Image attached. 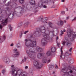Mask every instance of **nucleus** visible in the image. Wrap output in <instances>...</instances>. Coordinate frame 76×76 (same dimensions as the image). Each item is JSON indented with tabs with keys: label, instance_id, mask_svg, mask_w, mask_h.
Wrapping results in <instances>:
<instances>
[{
	"label": "nucleus",
	"instance_id": "obj_1",
	"mask_svg": "<svg viewBox=\"0 0 76 76\" xmlns=\"http://www.w3.org/2000/svg\"><path fill=\"white\" fill-rule=\"evenodd\" d=\"M45 26H44L41 27V28H38L37 29V30L34 32L33 34V35L34 37H40V36L41 35V33H42L43 35V36L44 38H45L47 40H49L50 39V33L51 32L52 33L53 35H54V31H48V33H45Z\"/></svg>",
	"mask_w": 76,
	"mask_h": 76
},
{
	"label": "nucleus",
	"instance_id": "obj_2",
	"mask_svg": "<svg viewBox=\"0 0 76 76\" xmlns=\"http://www.w3.org/2000/svg\"><path fill=\"white\" fill-rule=\"evenodd\" d=\"M12 69L10 71L12 76H26V74L25 72H22V69H19L16 67H14L13 65L11 66Z\"/></svg>",
	"mask_w": 76,
	"mask_h": 76
},
{
	"label": "nucleus",
	"instance_id": "obj_3",
	"mask_svg": "<svg viewBox=\"0 0 76 76\" xmlns=\"http://www.w3.org/2000/svg\"><path fill=\"white\" fill-rule=\"evenodd\" d=\"M42 51V49L39 47H37L36 48L34 49L33 48H31L29 50V51L26 50V53L28 54V56L30 58H34V54H35L37 52L39 53L41 52Z\"/></svg>",
	"mask_w": 76,
	"mask_h": 76
},
{
	"label": "nucleus",
	"instance_id": "obj_4",
	"mask_svg": "<svg viewBox=\"0 0 76 76\" xmlns=\"http://www.w3.org/2000/svg\"><path fill=\"white\" fill-rule=\"evenodd\" d=\"M25 41L26 42L25 45L28 47V48L36 47V44H37L36 41L29 40L27 39H26Z\"/></svg>",
	"mask_w": 76,
	"mask_h": 76
},
{
	"label": "nucleus",
	"instance_id": "obj_5",
	"mask_svg": "<svg viewBox=\"0 0 76 76\" xmlns=\"http://www.w3.org/2000/svg\"><path fill=\"white\" fill-rule=\"evenodd\" d=\"M34 58L33 59L34 61H33V66L34 67H35L36 69H40L42 66V64H41L39 63L37 61L35 60L36 58H35V56H34Z\"/></svg>",
	"mask_w": 76,
	"mask_h": 76
},
{
	"label": "nucleus",
	"instance_id": "obj_6",
	"mask_svg": "<svg viewBox=\"0 0 76 76\" xmlns=\"http://www.w3.org/2000/svg\"><path fill=\"white\" fill-rule=\"evenodd\" d=\"M40 1L39 2L38 4L39 7H42L43 5V3H45L46 4L48 3V0H40Z\"/></svg>",
	"mask_w": 76,
	"mask_h": 76
},
{
	"label": "nucleus",
	"instance_id": "obj_7",
	"mask_svg": "<svg viewBox=\"0 0 76 76\" xmlns=\"http://www.w3.org/2000/svg\"><path fill=\"white\" fill-rule=\"evenodd\" d=\"M66 46L68 48H69V47H70L71 46L70 43V42H67V41L66 42L62 41V44H63L64 46H65V44H66Z\"/></svg>",
	"mask_w": 76,
	"mask_h": 76
},
{
	"label": "nucleus",
	"instance_id": "obj_8",
	"mask_svg": "<svg viewBox=\"0 0 76 76\" xmlns=\"http://www.w3.org/2000/svg\"><path fill=\"white\" fill-rule=\"evenodd\" d=\"M3 61L7 64H9L10 62V60L8 57L4 58L3 59Z\"/></svg>",
	"mask_w": 76,
	"mask_h": 76
},
{
	"label": "nucleus",
	"instance_id": "obj_9",
	"mask_svg": "<svg viewBox=\"0 0 76 76\" xmlns=\"http://www.w3.org/2000/svg\"><path fill=\"white\" fill-rule=\"evenodd\" d=\"M71 67L70 66H69L67 67H65L63 68L61 70V72L63 73H65L64 71H67L68 70H71Z\"/></svg>",
	"mask_w": 76,
	"mask_h": 76
},
{
	"label": "nucleus",
	"instance_id": "obj_10",
	"mask_svg": "<svg viewBox=\"0 0 76 76\" xmlns=\"http://www.w3.org/2000/svg\"><path fill=\"white\" fill-rule=\"evenodd\" d=\"M42 44L43 46H45L47 44V42L48 41L45 39L43 38L41 40Z\"/></svg>",
	"mask_w": 76,
	"mask_h": 76
},
{
	"label": "nucleus",
	"instance_id": "obj_11",
	"mask_svg": "<svg viewBox=\"0 0 76 76\" xmlns=\"http://www.w3.org/2000/svg\"><path fill=\"white\" fill-rule=\"evenodd\" d=\"M66 33L68 37H71V35H72V33H71V30H70V29L68 28L67 29Z\"/></svg>",
	"mask_w": 76,
	"mask_h": 76
},
{
	"label": "nucleus",
	"instance_id": "obj_12",
	"mask_svg": "<svg viewBox=\"0 0 76 76\" xmlns=\"http://www.w3.org/2000/svg\"><path fill=\"white\" fill-rule=\"evenodd\" d=\"M63 47H61V55H60V58H64V55H63V50H62V49H63L62 48Z\"/></svg>",
	"mask_w": 76,
	"mask_h": 76
},
{
	"label": "nucleus",
	"instance_id": "obj_13",
	"mask_svg": "<svg viewBox=\"0 0 76 76\" xmlns=\"http://www.w3.org/2000/svg\"><path fill=\"white\" fill-rule=\"evenodd\" d=\"M45 54V53H43V54L41 53H39L37 55V58H38L39 59H41L42 58L41 57L43 56V54Z\"/></svg>",
	"mask_w": 76,
	"mask_h": 76
},
{
	"label": "nucleus",
	"instance_id": "obj_14",
	"mask_svg": "<svg viewBox=\"0 0 76 76\" xmlns=\"http://www.w3.org/2000/svg\"><path fill=\"white\" fill-rule=\"evenodd\" d=\"M46 55L47 56H52L53 55V54L51 53V52L50 51H48L46 52Z\"/></svg>",
	"mask_w": 76,
	"mask_h": 76
},
{
	"label": "nucleus",
	"instance_id": "obj_15",
	"mask_svg": "<svg viewBox=\"0 0 76 76\" xmlns=\"http://www.w3.org/2000/svg\"><path fill=\"white\" fill-rule=\"evenodd\" d=\"M9 13H10V15H11V14H12V17H13V15H16V11H15L14 12H13V11H12L10 10V11H9Z\"/></svg>",
	"mask_w": 76,
	"mask_h": 76
},
{
	"label": "nucleus",
	"instance_id": "obj_16",
	"mask_svg": "<svg viewBox=\"0 0 76 76\" xmlns=\"http://www.w3.org/2000/svg\"><path fill=\"white\" fill-rule=\"evenodd\" d=\"M8 20V18H7L5 20H3L2 21V23L4 25H5L7 23V21Z\"/></svg>",
	"mask_w": 76,
	"mask_h": 76
},
{
	"label": "nucleus",
	"instance_id": "obj_17",
	"mask_svg": "<svg viewBox=\"0 0 76 76\" xmlns=\"http://www.w3.org/2000/svg\"><path fill=\"white\" fill-rule=\"evenodd\" d=\"M6 39V36L5 35H4L3 36V38L1 39L0 38V42H2L3 41H4V40Z\"/></svg>",
	"mask_w": 76,
	"mask_h": 76
},
{
	"label": "nucleus",
	"instance_id": "obj_18",
	"mask_svg": "<svg viewBox=\"0 0 76 76\" xmlns=\"http://www.w3.org/2000/svg\"><path fill=\"white\" fill-rule=\"evenodd\" d=\"M76 38V34H73L72 38H71V41H73V40L75 39Z\"/></svg>",
	"mask_w": 76,
	"mask_h": 76
},
{
	"label": "nucleus",
	"instance_id": "obj_19",
	"mask_svg": "<svg viewBox=\"0 0 76 76\" xmlns=\"http://www.w3.org/2000/svg\"><path fill=\"white\" fill-rule=\"evenodd\" d=\"M56 48L53 47L51 48V52L52 53H54L56 51Z\"/></svg>",
	"mask_w": 76,
	"mask_h": 76
},
{
	"label": "nucleus",
	"instance_id": "obj_20",
	"mask_svg": "<svg viewBox=\"0 0 76 76\" xmlns=\"http://www.w3.org/2000/svg\"><path fill=\"white\" fill-rule=\"evenodd\" d=\"M19 53L12 55V57H19Z\"/></svg>",
	"mask_w": 76,
	"mask_h": 76
},
{
	"label": "nucleus",
	"instance_id": "obj_21",
	"mask_svg": "<svg viewBox=\"0 0 76 76\" xmlns=\"http://www.w3.org/2000/svg\"><path fill=\"white\" fill-rule=\"evenodd\" d=\"M26 57H24V59H23L22 62L20 63L21 64H22L24 62H26Z\"/></svg>",
	"mask_w": 76,
	"mask_h": 76
},
{
	"label": "nucleus",
	"instance_id": "obj_22",
	"mask_svg": "<svg viewBox=\"0 0 76 76\" xmlns=\"http://www.w3.org/2000/svg\"><path fill=\"white\" fill-rule=\"evenodd\" d=\"M54 67V66L53 65H50L49 66V69L51 70L53 69Z\"/></svg>",
	"mask_w": 76,
	"mask_h": 76
},
{
	"label": "nucleus",
	"instance_id": "obj_23",
	"mask_svg": "<svg viewBox=\"0 0 76 76\" xmlns=\"http://www.w3.org/2000/svg\"><path fill=\"white\" fill-rule=\"evenodd\" d=\"M14 53L15 54H19V52L18 51V50L16 49H14Z\"/></svg>",
	"mask_w": 76,
	"mask_h": 76
},
{
	"label": "nucleus",
	"instance_id": "obj_24",
	"mask_svg": "<svg viewBox=\"0 0 76 76\" xmlns=\"http://www.w3.org/2000/svg\"><path fill=\"white\" fill-rule=\"evenodd\" d=\"M47 62V58H43L42 60V62L43 63H45Z\"/></svg>",
	"mask_w": 76,
	"mask_h": 76
},
{
	"label": "nucleus",
	"instance_id": "obj_25",
	"mask_svg": "<svg viewBox=\"0 0 76 76\" xmlns=\"http://www.w3.org/2000/svg\"><path fill=\"white\" fill-rule=\"evenodd\" d=\"M28 22H26L24 24V27H25V28H27V27H28Z\"/></svg>",
	"mask_w": 76,
	"mask_h": 76
},
{
	"label": "nucleus",
	"instance_id": "obj_26",
	"mask_svg": "<svg viewBox=\"0 0 76 76\" xmlns=\"http://www.w3.org/2000/svg\"><path fill=\"white\" fill-rule=\"evenodd\" d=\"M42 18L41 17H39L37 19V21L38 22H40V21H42Z\"/></svg>",
	"mask_w": 76,
	"mask_h": 76
},
{
	"label": "nucleus",
	"instance_id": "obj_27",
	"mask_svg": "<svg viewBox=\"0 0 76 76\" xmlns=\"http://www.w3.org/2000/svg\"><path fill=\"white\" fill-rule=\"evenodd\" d=\"M22 23H20L18 24V28H20L22 26Z\"/></svg>",
	"mask_w": 76,
	"mask_h": 76
},
{
	"label": "nucleus",
	"instance_id": "obj_28",
	"mask_svg": "<svg viewBox=\"0 0 76 76\" xmlns=\"http://www.w3.org/2000/svg\"><path fill=\"white\" fill-rule=\"evenodd\" d=\"M69 51H67L65 53V56L66 57H68L69 56Z\"/></svg>",
	"mask_w": 76,
	"mask_h": 76
},
{
	"label": "nucleus",
	"instance_id": "obj_29",
	"mask_svg": "<svg viewBox=\"0 0 76 76\" xmlns=\"http://www.w3.org/2000/svg\"><path fill=\"white\" fill-rule=\"evenodd\" d=\"M48 24L50 27V28H53V24L52 23L49 22Z\"/></svg>",
	"mask_w": 76,
	"mask_h": 76
},
{
	"label": "nucleus",
	"instance_id": "obj_30",
	"mask_svg": "<svg viewBox=\"0 0 76 76\" xmlns=\"http://www.w3.org/2000/svg\"><path fill=\"white\" fill-rule=\"evenodd\" d=\"M42 22H43L44 23V22H45L47 20V18H46V19H42Z\"/></svg>",
	"mask_w": 76,
	"mask_h": 76
},
{
	"label": "nucleus",
	"instance_id": "obj_31",
	"mask_svg": "<svg viewBox=\"0 0 76 76\" xmlns=\"http://www.w3.org/2000/svg\"><path fill=\"white\" fill-rule=\"evenodd\" d=\"M23 31H22L21 32L20 34V38H22V35H23Z\"/></svg>",
	"mask_w": 76,
	"mask_h": 76
},
{
	"label": "nucleus",
	"instance_id": "obj_32",
	"mask_svg": "<svg viewBox=\"0 0 76 76\" xmlns=\"http://www.w3.org/2000/svg\"><path fill=\"white\" fill-rule=\"evenodd\" d=\"M31 1H33V2H31L30 4H31V5H34L35 4V1L34 0H31Z\"/></svg>",
	"mask_w": 76,
	"mask_h": 76
},
{
	"label": "nucleus",
	"instance_id": "obj_33",
	"mask_svg": "<svg viewBox=\"0 0 76 76\" xmlns=\"http://www.w3.org/2000/svg\"><path fill=\"white\" fill-rule=\"evenodd\" d=\"M19 2L20 3L22 4V3H24V0H19Z\"/></svg>",
	"mask_w": 76,
	"mask_h": 76
},
{
	"label": "nucleus",
	"instance_id": "obj_34",
	"mask_svg": "<svg viewBox=\"0 0 76 76\" xmlns=\"http://www.w3.org/2000/svg\"><path fill=\"white\" fill-rule=\"evenodd\" d=\"M6 70L5 69H3L2 71V73L4 75V74L5 72H6Z\"/></svg>",
	"mask_w": 76,
	"mask_h": 76
},
{
	"label": "nucleus",
	"instance_id": "obj_35",
	"mask_svg": "<svg viewBox=\"0 0 76 76\" xmlns=\"http://www.w3.org/2000/svg\"><path fill=\"white\" fill-rule=\"evenodd\" d=\"M9 29L10 30V31H12V27H11L10 25L9 26Z\"/></svg>",
	"mask_w": 76,
	"mask_h": 76
},
{
	"label": "nucleus",
	"instance_id": "obj_36",
	"mask_svg": "<svg viewBox=\"0 0 76 76\" xmlns=\"http://www.w3.org/2000/svg\"><path fill=\"white\" fill-rule=\"evenodd\" d=\"M60 23L61 25H63V22L62 21H60Z\"/></svg>",
	"mask_w": 76,
	"mask_h": 76
},
{
	"label": "nucleus",
	"instance_id": "obj_37",
	"mask_svg": "<svg viewBox=\"0 0 76 76\" xmlns=\"http://www.w3.org/2000/svg\"><path fill=\"white\" fill-rule=\"evenodd\" d=\"M28 32H29L28 31H25V32H24V31H23V33H24V34H26V33H28Z\"/></svg>",
	"mask_w": 76,
	"mask_h": 76
},
{
	"label": "nucleus",
	"instance_id": "obj_38",
	"mask_svg": "<svg viewBox=\"0 0 76 76\" xmlns=\"http://www.w3.org/2000/svg\"><path fill=\"white\" fill-rule=\"evenodd\" d=\"M71 60H72V62H70L72 64L73 63H74V61H75V60H74V59H71V58H70V61H71Z\"/></svg>",
	"mask_w": 76,
	"mask_h": 76
},
{
	"label": "nucleus",
	"instance_id": "obj_39",
	"mask_svg": "<svg viewBox=\"0 0 76 76\" xmlns=\"http://www.w3.org/2000/svg\"><path fill=\"white\" fill-rule=\"evenodd\" d=\"M18 9H21V10H21V11H22V10H23V9H22V7H18Z\"/></svg>",
	"mask_w": 76,
	"mask_h": 76
},
{
	"label": "nucleus",
	"instance_id": "obj_40",
	"mask_svg": "<svg viewBox=\"0 0 76 76\" xmlns=\"http://www.w3.org/2000/svg\"><path fill=\"white\" fill-rule=\"evenodd\" d=\"M42 7H43V8H47V6L46 5H44L43 4Z\"/></svg>",
	"mask_w": 76,
	"mask_h": 76
},
{
	"label": "nucleus",
	"instance_id": "obj_41",
	"mask_svg": "<svg viewBox=\"0 0 76 76\" xmlns=\"http://www.w3.org/2000/svg\"><path fill=\"white\" fill-rule=\"evenodd\" d=\"M76 17L74 18L72 20V22H73V21H75L76 20Z\"/></svg>",
	"mask_w": 76,
	"mask_h": 76
},
{
	"label": "nucleus",
	"instance_id": "obj_42",
	"mask_svg": "<svg viewBox=\"0 0 76 76\" xmlns=\"http://www.w3.org/2000/svg\"><path fill=\"white\" fill-rule=\"evenodd\" d=\"M72 48H70V49L69 50V52H71L72 51Z\"/></svg>",
	"mask_w": 76,
	"mask_h": 76
},
{
	"label": "nucleus",
	"instance_id": "obj_43",
	"mask_svg": "<svg viewBox=\"0 0 76 76\" xmlns=\"http://www.w3.org/2000/svg\"><path fill=\"white\" fill-rule=\"evenodd\" d=\"M69 72H66V74L67 75H68V76H69L70 75V74H69Z\"/></svg>",
	"mask_w": 76,
	"mask_h": 76
},
{
	"label": "nucleus",
	"instance_id": "obj_44",
	"mask_svg": "<svg viewBox=\"0 0 76 76\" xmlns=\"http://www.w3.org/2000/svg\"><path fill=\"white\" fill-rule=\"evenodd\" d=\"M17 47L18 48H19L20 47V44H17Z\"/></svg>",
	"mask_w": 76,
	"mask_h": 76
},
{
	"label": "nucleus",
	"instance_id": "obj_45",
	"mask_svg": "<svg viewBox=\"0 0 76 76\" xmlns=\"http://www.w3.org/2000/svg\"><path fill=\"white\" fill-rule=\"evenodd\" d=\"M51 61V60L50 59H48V61H47V63H50Z\"/></svg>",
	"mask_w": 76,
	"mask_h": 76
},
{
	"label": "nucleus",
	"instance_id": "obj_46",
	"mask_svg": "<svg viewBox=\"0 0 76 76\" xmlns=\"http://www.w3.org/2000/svg\"><path fill=\"white\" fill-rule=\"evenodd\" d=\"M61 13L62 14V15H64V13H65V12H64V11H62L61 12Z\"/></svg>",
	"mask_w": 76,
	"mask_h": 76
},
{
	"label": "nucleus",
	"instance_id": "obj_47",
	"mask_svg": "<svg viewBox=\"0 0 76 76\" xmlns=\"http://www.w3.org/2000/svg\"><path fill=\"white\" fill-rule=\"evenodd\" d=\"M61 34H64L63 33L64 32V31L62 30H61Z\"/></svg>",
	"mask_w": 76,
	"mask_h": 76
},
{
	"label": "nucleus",
	"instance_id": "obj_48",
	"mask_svg": "<svg viewBox=\"0 0 76 76\" xmlns=\"http://www.w3.org/2000/svg\"><path fill=\"white\" fill-rule=\"evenodd\" d=\"M10 3H11V2H9L7 4V6H9L10 4Z\"/></svg>",
	"mask_w": 76,
	"mask_h": 76
},
{
	"label": "nucleus",
	"instance_id": "obj_49",
	"mask_svg": "<svg viewBox=\"0 0 76 76\" xmlns=\"http://www.w3.org/2000/svg\"><path fill=\"white\" fill-rule=\"evenodd\" d=\"M2 29V26H1V25H0V30H1Z\"/></svg>",
	"mask_w": 76,
	"mask_h": 76
},
{
	"label": "nucleus",
	"instance_id": "obj_50",
	"mask_svg": "<svg viewBox=\"0 0 76 76\" xmlns=\"http://www.w3.org/2000/svg\"><path fill=\"white\" fill-rule=\"evenodd\" d=\"M2 10L0 9V14H1V13H2Z\"/></svg>",
	"mask_w": 76,
	"mask_h": 76
},
{
	"label": "nucleus",
	"instance_id": "obj_51",
	"mask_svg": "<svg viewBox=\"0 0 76 76\" xmlns=\"http://www.w3.org/2000/svg\"><path fill=\"white\" fill-rule=\"evenodd\" d=\"M55 68L56 69H57V68H58V66H57V65H55Z\"/></svg>",
	"mask_w": 76,
	"mask_h": 76
},
{
	"label": "nucleus",
	"instance_id": "obj_52",
	"mask_svg": "<svg viewBox=\"0 0 76 76\" xmlns=\"http://www.w3.org/2000/svg\"><path fill=\"white\" fill-rule=\"evenodd\" d=\"M28 68V66H25V69H27Z\"/></svg>",
	"mask_w": 76,
	"mask_h": 76
},
{
	"label": "nucleus",
	"instance_id": "obj_53",
	"mask_svg": "<svg viewBox=\"0 0 76 76\" xmlns=\"http://www.w3.org/2000/svg\"><path fill=\"white\" fill-rule=\"evenodd\" d=\"M69 72V73H73V71L70 70V71Z\"/></svg>",
	"mask_w": 76,
	"mask_h": 76
},
{
	"label": "nucleus",
	"instance_id": "obj_54",
	"mask_svg": "<svg viewBox=\"0 0 76 76\" xmlns=\"http://www.w3.org/2000/svg\"><path fill=\"white\" fill-rule=\"evenodd\" d=\"M13 43H12L11 45H10V46H11V47H13Z\"/></svg>",
	"mask_w": 76,
	"mask_h": 76
},
{
	"label": "nucleus",
	"instance_id": "obj_55",
	"mask_svg": "<svg viewBox=\"0 0 76 76\" xmlns=\"http://www.w3.org/2000/svg\"><path fill=\"white\" fill-rule=\"evenodd\" d=\"M56 0H52V2H53V4H54V1H56Z\"/></svg>",
	"mask_w": 76,
	"mask_h": 76
},
{
	"label": "nucleus",
	"instance_id": "obj_56",
	"mask_svg": "<svg viewBox=\"0 0 76 76\" xmlns=\"http://www.w3.org/2000/svg\"><path fill=\"white\" fill-rule=\"evenodd\" d=\"M69 16H68L67 17H66V19H67V20H68V19H69Z\"/></svg>",
	"mask_w": 76,
	"mask_h": 76
},
{
	"label": "nucleus",
	"instance_id": "obj_57",
	"mask_svg": "<svg viewBox=\"0 0 76 76\" xmlns=\"http://www.w3.org/2000/svg\"><path fill=\"white\" fill-rule=\"evenodd\" d=\"M57 45H58H58H60V43H57Z\"/></svg>",
	"mask_w": 76,
	"mask_h": 76
},
{
	"label": "nucleus",
	"instance_id": "obj_58",
	"mask_svg": "<svg viewBox=\"0 0 76 76\" xmlns=\"http://www.w3.org/2000/svg\"><path fill=\"white\" fill-rule=\"evenodd\" d=\"M57 22H58V23H57V24L58 25H59V23H60L59 22H58V21H57Z\"/></svg>",
	"mask_w": 76,
	"mask_h": 76
},
{
	"label": "nucleus",
	"instance_id": "obj_59",
	"mask_svg": "<svg viewBox=\"0 0 76 76\" xmlns=\"http://www.w3.org/2000/svg\"><path fill=\"white\" fill-rule=\"evenodd\" d=\"M30 38H33V36L32 35H31L30 36Z\"/></svg>",
	"mask_w": 76,
	"mask_h": 76
},
{
	"label": "nucleus",
	"instance_id": "obj_60",
	"mask_svg": "<svg viewBox=\"0 0 76 76\" xmlns=\"http://www.w3.org/2000/svg\"><path fill=\"white\" fill-rule=\"evenodd\" d=\"M55 7H56V6L54 5H53V8H54Z\"/></svg>",
	"mask_w": 76,
	"mask_h": 76
},
{
	"label": "nucleus",
	"instance_id": "obj_61",
	"mask_svg": "<svg viewBox=\"0 0 76 76\" xmlns=\"http://www.w3.org/2000/svg\"><path fill=\"white\" fill-rule=\"evenodd\" d=\"M62 2H64V0H61Z\"/></svg>",
	"mask_w": 76,
	"mask_h": 76
},
{
	"label": "nucleus",
	"instance_id": "obj_62",
	"mask_svg": "<svg viewBox=\"0 0 76 76\" xmlns=\"http://www.w3.org/2000/svg\"><path fill=\"white\" fill-rule=\"evenodd\" d=\"M9 18L10 19H12V18L11 17H9Z\"/></svg>",
	"mask_w": 76,
	"mask_h": 76
},
{
	"label": "nucleus",
	"instance_id": "obj_63",
	"mask_svg": "<svg viewBox=\"0 0 76 76\" xmlns=\"http://www.w3.org/2000/svg\"><path fill=\"white\" fill-rule=\"evenodd\" d=\"M1 67H2V65H0V69L1 68Z\"/></svg>",
	"mask_w": 76,
	"mask_h": 76
},
{
	"label": "nucleus",
	"instance_id": "obj_64",
	"mask_svg": "<svg viewBox=\"0 0 76 76\" xmlns=\"http://www.w3.org/2000/svg\"><path fill=\"white\" fill-rule=\"evenodd\" d=\"M58 39V37H56V40H57V39Z\"/></svg>",
	"mask_w": 76,
	"mask_h": 76
}]
</instances>
